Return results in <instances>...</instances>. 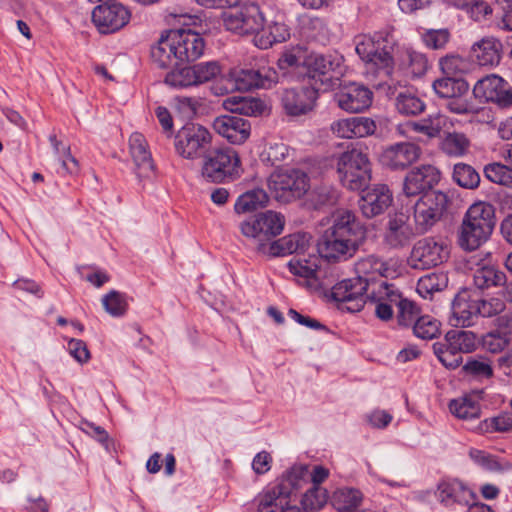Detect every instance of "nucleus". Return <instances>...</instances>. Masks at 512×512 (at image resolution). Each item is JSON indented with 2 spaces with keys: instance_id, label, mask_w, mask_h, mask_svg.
<instances>
[{
  "instance_id": "61",
  "label": "nucleus",
  "mask_w": 512,
  "mask_h": 512,
  "mask_svg": "<svg viewBox=\"0 0 512 512\" xmlns=\"http://www.w3.org/2000/svg\"><path fill=\"white\" fill-rule=\"evenodd\" d=\"M422 38L427 47L442 49L450 39V32L447 29H431L426 31Z\"/></svg>"
},
{
  "instance_id": "6",
  "label": "nucleus",
  "mask_w": 512,
  "mask_h": 512,
  "mask_svg": "<svg viewBox=\"0 0 512 512\" xmlns=\"http://www.w3.org/2000/svg\"><path fill=\"white\" fill-rule=\"evenodd\" d=\"M284 224V217L280 213L269 210L242 222L240 229L244 236L256 242L258 252L266 254L268 245L282 232Z\"/></svg>"
},
{
  "instance_id": "18",
  "label": "nucleus",
  "mask_w": 512,
  "mask_h": 512,
  "mask_svg": "<svg viewBox=\"0 0 512 512\" xmlns=\"http://www.w3.org/2000/svg\"><path fill=\"white\" fill-rule=\"evenodd\" d=\"M172 48L178 65L197 60L204 52L205 43L200 34L188 29L171 30Z\"/></svg>"
},
{
  "instance_id": "48",
  "label": "nucleus",
  "mask_w": 512,
  "mask_h": 512,
  "mask_svg": "<svg viewBox=\"0 0 512 512\" xmlns=\"http://www.w3.org/2000/svg\"><path fill=\"white\" fill-rule=\"evenodd\" d=\"M395 105L397 111L406 116L419 115L425 109L424 102L417 96L408 92L399 93L396 97Z\"/></svg>"
},
{
  "instance_id": "44",
  "label": "nucleus",
  "mask_w": 512,
  "mask_h": 512,
  "mask_svg": "<svg viewBox=\"0 0 512 512\" xmlns=\"http://www.w3.org/2000/svg\"><path fill=\"white\" fill-rule=\"evenodd\" d=\"M308 200L314 209L334 205L338 201V191L331 185L320 184L312 189Z\"/></svg>"
},
{
  "instance_id": "27",
  "label": "nucleus",
  "mask_w": 512,
  "mask_h": 512,
  "mask_svg": "<svg viewBox=\"0 0 512 512\" xmlns=\"http://www.w3.org/2000/svg\"><path fill=\"white\" fill-rule=\"evenodd\" d=\"M477 316V298L471 290L461 289L452 301L451 324L456 327H468Z\"/></svg>"
},
{
  "instance_id": "2",
  "label": "nucleus",
  "mask_w": 512,
  "mask_h": 512,
  "mask_svg": "<svg viewBox=\"0 0 512 512\" xmlns=\"http://www.w3.org/2000/svg\"><path fill=\"white\" fill-rule=\"evenodd\" d=\"M496 224L495 209L488 202H476L465 212L457 230V244L464 251H475L486 243Z\"/></svg>"
},
{
  "instance_id": "14",
  "label": "nucleus",
  "mask_w": 512,
  "mask_h": 512,
  "mask_svg": "<svg viewBox=\"0 0 512 512\" xmlns=\"http://www.w3.org/2000/svg\"><path fill=\"white\" fill-rule=\"evenodd\" d=\"M448 257L443 243L432 237L418 240L410 253L408 263L413 269H430L442 264Z\"/></svg>"
},
{
  "instance_id": "4",
  "label": "nucleus",
  "mask_w": 512,
  "mask_h": 512,
  "mask_svg": "<svg viewBox=\"0 0 512 512\" xmlns=\"http://www.w3.org/2000/svg\"><path fill=\"white\" fill-rule=\"evenodd\" d=\"M202 176L214 183L231 182L243 172L238 153L230 147L209 151L203 159Z\"/></svg>"
},
{
  "instance_id": "40",
  "label": "nucleus",
  "mask_w": 512,
  "mask_h": 512,
  "mask_svg": "<svg viewBox=\"0 0 512 512\" xmlns=\"http://www.w3.org/2000/svg\"><path fill=\"white\" fill-rule=\"evenodd\" d=\"M470 147V140L464 133L450 132L442 139L440 148L448 156L462 157Z\"/></svg>"
},
{
  "instance_id": "64",
  "label": "nucleus",
  "mask_w": 512,
  "mask_h": 512,
  "mask_svg": "<svg viewBox=\"0 0 512 512\" xmlns=\"http://www.w3.org/2000/svg\"><path fill=\"white\" fill-rule=\"evenodd\" d=\"M266 159L273 165L277 166L284 162L289 156V147L283 142L270 143L265 151Z\"/></svg>"
},
{
  "instance_id": "46",
  "label": "nucleus",
  "mask_w": 512,
  "mask_h": 512,
  "mask_svg": "<svg viewBox=\"0 0 512 512\" xmlns=\"http://www.w3.org/2000/svg\"><path fill=\"white\" fill-rule=\"evenodd\" d=\"M334 501L339 512H353L362 502V493L353 488L339 489L334 494Z\"/></svg>"
},
{
  "instance_id": "43",
  "label": "nucleus",
  "mask_w": 512,
  "mask_h": 512,
  "mask_svg": "<svg viewBox=\"0 0 512 512\" xmlns=\"http://www.w3.org/2000/svg\"><path fill=\"white\" fill-rule=\"evenodd\" d=\"M452 179L457 185L465 189H476L480 184V175L476 169L462 162L454 165Z\"/></svg>"
},
{
  "instance_id": "38",
  "label": "nucleus",
  "mask_w": 512,
  "mask_h": 512,
  "mask_svg": "<svg viewBox=\"0 0 512 512\" xmlns=\"http://www.w3.org/2000/svg\"><path fill=\"white\" fill-rule=\"evenodd\" d=\"M305 65L307 67V75L312 79L319 78L322 83L329 79L326 76H328L335 67L332 56L314 53L306 58Z\"/></svg>"
},
{
  "instance_id": "60",
  "label": "nucleus",
  "mask_w": 512,
  "mask_h": 512,
  "mask_svg": "<svg viewBox=\"0 0 512 512\" xmlns=\"http://www.w3.org/2000/svg\"><path fill=\"white\" fill-rule=\"evenodd\" d=\"M175 105L179 113L186 119H192L202 105L201 99L196 97L178 96Z\"/></svg>"
},
{
  "instance_id": "15",
  "label": "nucleus",
  "mask_w": 512,
  "mask_h": 512,
  "mask_svg": "<svg viewBox=\"0 0 512 512\" xmlns=\"http://www.w3.org/2000/svg\"><path fill=\"white\" fill-rule=\"evenodd\" d=\"M130 13L121 3L107 1L96 6L92 11V21L100 33H113L124 27Z\"/></svg>"
},
{
  "instance_id": "63",
  "label": "nucleus",
  "mask_w": 512,
  "mask_h": 512,
  "mask_svg": "<svg viewBox=\"0 0 512 512\" xmlns=\"http://www.w3.org/2000/svg\"><path fill=\"white\" fill-rule=\"evenodd\" d=\"M290 271L298 276L306 279H314L318 277V269L315 263H310L308 260L298 259L289 263Z\"/></svg>"
},
{
  "instance_id": "45",
  "label": "nucleus",
  "mask_w": 512,
  "mask_h": 512,
  "mask_svg": "<svg viewBox=\"0 0 512 512\" xmlns=\"http://www.w3.org/2000/svg\"><path fill=\"white\" fill-rule=\"evenodd\" d=\"M449 409L459 419H472L480 416V405L470 396L452 400Z\"/></svg>"
},
{
  "instance_id": "35",
  "label": "nucleus",
  "mask_w": 512,
  "mask_h": 512,
  "mask_svg": "<svg viewBox=\"0 0 512 512\" xmlns=\"http://www.w3.org/2000/svg\"><path fill=\"white\" fill-rule=\"evenodd\" d=\"M224 107L240 115L259 116L265 110V104L262 100L253 97L231 96L224 101Z\"/></svg>"
},
{
  "instance_id": "30",
  "label": "nucleus",
  "mask_w": 512,
  "mask_h": 512,
  "mask_svg": "<svg viewBox=\"0 0 512 512\" xmlns=\"http://www.w3.org/2000/svg\"><path fill=\"white\" fill-rule=\"evenodd\" d=\"M355 272L357 278L365 280L369 289L370 285H375L374 282L377 278L388 277L391 274V269L382 258L376 255H367L355 263Z\"/></svg>"
},
{
  "instance_id": "51",
  "label": "nucleus",
  "mask_w": 512,
  "mask_h": 512,
  "mask_svg": "<svg viewBox=\"0 0 512 512\" xmlns=\"http://www.w3.org/2000/svg\"><path fill=\"white\" fill-rule=\"evenodd\" d=\"M428 68V60L422 53L408 52L403 61V69L409 77L415 78L424 75Z\"/></svg>"
},
{
  "instance_id": "19",
  "label": "nucleus",
  "mask_w": 512,
  "mask_h": 512,
  "mask_svg": "<svg viewBox=\"0 0 512 512\" xmlns=\"http://www.w3.org/2000/svg\"><path fill=\"white\" fill-rule=\"evenodd\" d=\"M129 152L135 164V173L140 182L152 180L155 165L143 134L134 132L129 137Z\"/></svg>"
},
{
  "instance_id": "20",
  "label": "nucleus",
  "mask_w": 512,
  "mask_h": 512,
  "mask_svg": "<svg viewBox=\"0 0 512 512\" xmlns=\"http://www.w3.org/2000/svg\"><path fill=\"white\" fill-rule=\"evenodd\" d=\"M392 192L385 184H377L363 191L359 201V209L367 219L383 214L392 204Z\"/></svg>"
},
{
  "instance_id": "3",
  "label": "nucleus",
  "mask_w": 512,
  "mask_h": 512,
  "mask_svg": "<svg viewBox=\"0 0 512 512\" xmlns=\"http://www.w3.org/2000/svg\"><path fill=\"white\" fill-rule=\"evenodd\" d=\"M355 50L366 63L367 70L376 72L382 78H388L392 71L394 47L396 40L389 31L376 32L371 35L355 37Z\"/></svg>"
},
{
  "instance_id": "25",
  "label": "nucleus",
  "mask_w": 512,
  "mask_h": 512,
  "mask_svg": "<svg viewBox=\"0 0 512 512\" xmlns=\"http://www.w3.org/2000/svg\"><path fill=\"white\" fill-rule=\"evenodd\" d=\"M421 149L419 146L410 143H396L387 147L380 156L381 163L392 169H405L420 157Z\"/></svg>"
},
{
  "instance_id": "8",
  "label": "nucleus",
  "mask_w": 512,
  "mask_h": 512,
  "mask_svg": "<svg viewBox=\"0 0 512 512\" xmlns=\"http://www.w3.org/2000/svg\"><path fill=\"white\" fill-rule=\"evenodd\" d=\"M230 9L222 13L224 27L237 35H256V32L262 28L264 21L263 13L256 4H245L238 7H229Z\"/></svg>"
},
{
  "instance_id": "23",
  "label": "nucleus",
  "mask_w": 512,
  "mask_h": 512,
  "mask_svg": "<svg viewBox=\"0 0 512 512\" xmlns=\"http://www.w3.org/2000/svg\"><path fill=\"white\" fill-rule=\"evenodd\" d=\"M317 96V90L312 87L285 89L281 95V104L290 116L305 115L314 108Z\"/></svg>"
},
{
  "instance_id": "58",
  "label": "nucleus",
  "mask_w": 512,
  "mask_h": 512,
  "mask_svg": "<svg viewBox=\"0 0 512 512\" xmlns=\"http://www.w3.org/2000/svg\"><path fill=\"white\" fill-rule=\"evenodd\" d=\"M420 317V310L413 301L405 299L398 306L397 320L399 325H414L417 318Z\"/></svg>"
},
{
  "instance_id": "50",
  "label": "nucleus",
  "mask_w": 512,
  "mask_h": 512,
  "mask_svg": "<svg viewBox=\"0 0 512 512\" xmlns=\"http://www.w3.org/2000/svg\"><path fill=\"white\" fill-rule=\"evenodd\" d=\"M102 304L107 313L111 316L119 317L126 313L128 303L125 294L111 290L109 293L103 296Z\"/></svg>"
},
{
  "instance_id": "55",
  "label": "nucleus",
  "mask_w": 512,
  "mask_h": 512,
  "mask_svg": "<svg viewBox=\"0 0 512 512\" xmlns=\"http://www.w3.org/2000/svg\"><path fill=\"white\" fill-rule=\"evenodd\" d=\"M327 500V490L321 486H313L303 495L301 504L305 511L315 512L321 509Z\"/></svg>"
},
{
  "instance_id": "24",
  "label": "nucleus",
  "mask_w": 512,
  "mask_h": 512,
  "mask_svg": "<svg viewBox=\"0 0 512 512\" xmlns=\"http://www.w3.org/2000/svg\"><path fill=\"white\" fill-rule=\"evenodd\" d=\"M416 233L415 227L409 223L408 215L396 213L388 219L383 240L388 247L399 249L409 245Z\"/></svg>"
},
{
  "instance_id": "31",
  "label": "nucleus",
  "mask_w": 512,
  "mask_h": 512,
  "mask_svg": "<svg viewBox=\"0 0 512 512\" xmlns=\"http://www.w3.org/2000/svg\"><path fill=\"white\" fill-rule=\"evenodd\" d=\"M311 236L308 233L298 232L282 237L268 245L266 255L284 256L292 253H303L309 247Z\"/></svg>"
},
{
  "instance_id": "28",
  "label": "nucleus",
  "mask_w": 512,
  "mask_h": 512,
  "mask_svg": "<svg viewBox=\"0 0 512 512\" xmlns=\"http://www.w3.org/2000/svg\"><path fill=\"white\" fill-rule=\"evenodd\" d=\"M377 129L375 121L369 117L341 119L331 124L332 132L339 138L352 139L373 135Z\"/></svg>"
},
{
  "instance_id": "54",
  "label": "nucleus",
  "mask_w": 512,
  "mask_h": 512,
  "mask_svg": "<svg viewBox=\"0 0 512 512\" xmlns=\"http://www.w3.org/2000/svg\"><path fill=\"white\" fill-rule=\"evenodd\" d=\"M413 332L418 338L430 340L440 333V323L431 316H420L413 325Z\"/></svg>"
},
{
  "instance_id": "49",
  "label": "nucleus",
  "mask_w": 512,
  "mask_h": 512,
  "mask_svg": "<svg viewBox=\"0 0 512 512\" xmlns=\"http://www.w3.org/2000/svg\"><path fill=\"white\" fill-rule=\"evenodd\" d=\"M165 76V83L172 87H189L196 85L193 66L172 67Z\"/></svg>"
},
{
  "instance_id": "17",
  "label": "nucleus",
  "mask_w": 512,
  "mask_h": 512,
  "mask_svg": "<svg viewBox=\"0 0 512 512\" xmlns=\"http://www.w3.org/2000/svg\"><path fill=\"white\" fill-rule=\"evenodd\" d=\"M334 100L340 109L348 113H360L371 106L373 92L362 84L350 83L334 94Z\"/></svg>"
},
{
  "instance_id": "52",
  "label": "nucleus",
  "mask_w": 512,
  "mask_h": 512,
  "mask_svg": "<svg viewBox=\"0 0 512 512\" xmlns=\"http://www.w3.org/2000/svg\"><path fill=\"white\" fill-rule=\"evenodd\" d=\"M440 67L447 76L457 77L469 71L470 63L463 57L451 54L440 59Z\"/></svg>"
},
{
  "instance_id": "37",
  "label": "nucleus",
  "mask_w": 512,
  "mask_h": 512,
  "mask_svg": "<svg viewBox=\"0 0 512 512\" xmlns=\"http://www.w3.org/2000/svg\"><path fill=\"white\" fill-rule=\"evenodd\" d=\"M433 89L442 98H458L468 91L469 85L462 78L447 76L435 80Z\"/></svg>"
},
{
  "instance_id": "33",
  "label": "nucleus",
  "mask_w": 512,
  "mask_h": 512,
  "mask_svg": "<svg viewBox=\"0 0 512 512\" xmlns=\"http://www.w3.org/2000/svg\"><path fill=\"white\" fill-rule=\"evenodd\" d=\"M172 32L171 30L162 34L155 45L151 47L152 62L161 69L177 67L178 61L175 50L172 48Z\"/></svg>"
},
{
  "instance_id": "59",
  "label": "nucleus",
  "mask_w": 512,
  "mask_h": 512,
  "mask_svg": "<svg viewBox=\"0 0 512 512\" xmlns=\"http://www.w3.org/2000/svg\"><path fill=\"white\" fill-rule=\"evenodd\" d=\"M510 338L497 330L490 331L483 336V347L492 353L503 351L509 344Z\"/></svg>"
},
{
  "instance_id": "13",
  "label": "nucleus",
  "mask_w": 512,
  "mask_h": 512,
  "mask_svg": "<svg viewBox=\"0 0 512 512\" xmlns=\"http://www.w3.org/2000/svg\"><path fill=\"white\" fill-rule=\"evenodd\" d=\"M367 283L362 278H350L340 281L332 287L331 296L341 309L349 312L360 311L368 295Z\"/></svg>"
},
{
  "instance_id": "62",
  "label": "nucleus",
  "mask_w": 512,
  "mask_h": 512,
  "mask_svg": "<svg viewBox=\"0 0 512 512\" xmlns=\"http://www.w3.org/2000/svg\"><path fill=\"white\" fill-rule=\"evenodd\" d=\"M375 294L377 295V299H382L388 304H391V306L396 305L398 307L400 302L405 300V298H402L401 293L394 287V285L388 284L385 281H382L378 285V289L375 290Z\"/></svg>"
},
{
  "instance_id": "39",
  "label": "nucleus",
  "mask_w": 512,
  "mask_h": 512,
  "mask_svg": "<svg viewBox=\"0 0 512 512\" xmlns=\"http://www.w3.org/2000/svg\"><path fill=\"white\" fill-rule=\"evenodd\" d=\"M446 117L440 114L430 115L419 121H409L406 128L409 131L423 134L428 138L438 137L444 126L446 125Z\"/></svg>"
},
{
  "instance_id": "16",
  "label": "nucleus",
  "mask_w": 512,
  "mask_h": 512,
  "mask_svg": "<svg viewBox=\"0 0 512 512\" xmlns=\"http://www.w3.org/2000/svg\"><path fill=\"white\" fill-rule=\"evenodd\" d=\"M473 95L481 102H493L501 108L512 105V89L497 75L486 76L477 81Z\"/></svg>"
},
{
  "instance_id": "1",
  "label": "nucleus",
  "mask_w": 512,
  "mask_h": 512,
  "mask_svg": "<svg viewBox=\"0 0 512 512\" xmlns=\"http://www.w3.org/2000/svg\"><path fill=\"white\" fill-rule=\"evenodd\" d=\"M366 239V228L350 210H337L332 225L318 242V252L328 261H346L353 257Z\"/></svg>"
},
{
  "instance_id": "26",
  "label": "nucleus",
  "mask_w": 512,
  "mask_h": 512,
  "mask_svg": "<svg viewBox=\"0 0 512 512\" xmlns=\"http://www.w3.org/2000/svg\"><path fill=\"white\" fill-rule=\"evenodd\" d=\"M212 127L232 144L244 143L251 133L250 122L240 116H219L214 119Z\"/></svg>"
},
{
  "instance_id": "42",
  "label": "nucleus",
  "mask_w": 512,
  "mask_h": 512,
  "mask_svg": "<svg viewBox=\"0 0 512 512\" xmlns=\"http://www.w3.org/2000/svg\"><path fill=\"white\" fill-rule=\"evenodd\" d=\"M268 201L266 192L262 189H254L240 195L234 205L237 213H248L263 207Z\"/></svg>"
},
{
  "instance_id": "12",
  "label": "nucleus",
  "mask_w": 512,
  "mask_h": 512,
  "mask_svg": "<svg viewBox=\"0 0 512 512\" xmlns=\"http://www.w3.org/2000/svg\"><path fill=\"white\" fill-rule=\"evenodd\" d=\"M473 272L474 285L481 290L503 287L507 276L492 260V252L481 251L468 262Z\"/></svg>"
},
{
  "instance_id": "53",
  "label": "nucleus",
  "mask_w": 512,
  "mask_h": 512,
  "mask_svg": "<svg viewBox=\"0 0 512 512\" xmlns=\"http://www.w3.org/2000/svg\"><path fill=\"white\" fill-rule=\"evenodd\" d=\"M485 177L496 184L512 186V168L501 163H490L484 167Z\"/></svg>"
},
{
  "instance_id": "32",
  "label": "nucleus",
  "mask_w": 512,
  "mask_h": 512,
  "mask_svg": "<svg viewBox=\"0 0 512 512\" xmlns=\"http://www.w3.org/2000/svg\"><path fill=\"white\" fill-rule=\"evenodd\" d=\"M502 44L494 37H486L475 43L471 57L481 66H494L501 59Z\"/></svg>"
},
{
  "instance_id": "10",
  "label": "nucleus",
  "mask_w": 512,
  "mask_h": 512,
  "mask_svg": "<svg viewBox=\"0 0 512 512\" xmlns=\"http://www.w3.org/2000/svg\"><path fill=\"white\" fill-rule=\"evenodd\" d=\"M228 76L231 86L221 91V94L234 89L239 91H248L253 88L270 89L279 79L277 71L266 65L256 69H233Z\"/></svg>"
},
{
  "instance_id": "21",
  "label": "nucleus",
  "mask_w": 512,
  "mask_h": 512,
  "mask_svg": "<svg viewBox=\"0 0 512 512\" xmlns=\"http://www.w3.org/2000/svg\"><path fill=\"white\" fill-rule=\"evenodd\" d=\"M440 180V171L433 165H421L410 170L403 183L407 196H416L430 192Z\"/></svg>"
},
{
  "instance_id": "47",
  "label": "nucleus",
  "mask_w": 512,
  "mask_h": 512,
  "mask_svg": "<svg viewBox=\"0 0 512 512\" xmlns=\"http://www.w3.org/2000/svg\"><path fill=\"white\" fill-rule=\"evenodd\" d=\"M446 341H451L452 348L458 349L462 354L470 353L476 348V335L467 330H449L446 334Z\"/></svg>"
},
{
  "instance_id": "5",
  "label": "nucleus",
  "mask_w": 512,
  "mask_h": 512,
  "mask_svg": "<svg viewBox=\"0 0 512 512\" xmlns=\"http://www.w3.org/2000/svg\"><path fill=\"white\" fill-rule=\"evenodd\" d=\"M337 173L344 187L352 191L362 190L371 180L368 155L357 148L341 153L337 159Z\"/></svg>"
},
{
  "instance_id": "9",
  "label": "nucleus",
  "mask_w": 512,
  "mask_h": 512,
  "mask_svg": "<svg viewBox=\"0 0 512 512\" xmlns=\"http://www.w3.org/2000/svg\"><path fill=\"white\" fill-rule=\"evenodd\" d=\"M309 186L308 175L299 169L275 172L269 181V188L275 198L284 202L302 197L308 191Z\"/></svg>"
},
{
  "instance_id": "7",
  "label": "nucleus",
  "mask_w": 512,
  "mask_h": 512,
  "mask_svg": "<svg viewBox=\"0 0 512 512\" xmlns=\"http://www.w3.org/2000/svg\"><path fill=\"white\" fill-rule=\"evenodd\" d=\"M451 204L447 193L430 191L424 193L414 205V224L417 234H424L442 220Z\"/></svg>"
},
{
  "instance_id": "29",
  "label": "nucleus",
  "mask_w": 512,
  "mask_h": 512,
  "mask_svg": "<svg viewBox=\"0 0 512 512\" xmlns=\"http://www.w3.org/2000/svg\"><path fill=\"white\" fill-rule=\"evenodd\" d=\"M437 496L445 506L469 505L474 500L473 492L458 480L442 481L438 485Z\"/></svg>"
},
{
  "instance_id": "41",
  "label": "nucleus",
  "mask_w": 512,
  "mask_h": 512,
  "mask_svg": "<svg viewBox=\"0 0 512 512\" xmlns=\"http://www.w3.org/2000/svg\"><path fill=\"white\" fill-rule=\"evenodd\" d=\"M433 351L439 361L448 369H455L462 363V353L458 349L452 348L451 341H446V337L443 341L433 344Z\"/></svg>"
},
{
  "instance_id": "56",
  "label": "nucleus",
  "mask_w": 512,
  "mask_h": 512,
  "mask_svg": "<svg viewBox=\"0 0 512 512\" xmlns=\"http://www.w3.org/2000/svg\"><path fill=\"white\" fill-rule=\"evenodd\" d=\"M196 85L209 82L222 72L221 65L217 61L201 62L193 65Z\"/></svg>"
},
{
  "instance_id": "36",
  "label": "nucleus",
  "mask_w": 512,
  "mask_h": 512,
  "mask_svg": "<svg viewBox=\"0 0 512 512\" xmlns=\"http://www.w3.org/2000/svg\"><path fill=\"white\" fill-rule=\"evenodd\" d=\"M462 373L467 377L476 381L489 380L494 375L492 362L483 356L468 357L462 366Z\"/></svg>"
},
{
  "instance_id": "34",
  "label": "nucleus",
  "mask_w": 512,
  "mask_h": 512,
  "mask_svg": "<svg viewBox=\"0 0 512 512\" xmlns=\"http://www.w3.org/2000/svg\"><path fill=\"white\" fill-rule=\"evenodd\" d=\"M289 37V29L284 23L272 22L265 26L263 21L262 28L256 32L253 41L260 49H268L275 43L286 41Z\"/></svg>"
},
{
  "instance_id": "57",
  "label": "nucleus",
  "mask_w": 512,
  "mask_h": 512,
  "mask_svg": "<svg viewBox=\"0 0 512 512\" xmlns=\"http://www.w3.org/2000/svg\"><path fill=\"white\" fill-rule=\"evenodd\" d=\"M506 309V303L498 297L487 299L477 298V314L485 318H491L500 315Z\"/></svg>"
},
{
  "instance_id": "22",
  "label": "nucleus",
  "mask_w": 512,
  "mask_h": 512,
  "mask_svg": "<svg viewBox=\"0 0 512 512\" xmlns=\"http://www.w3.org/2000/svg\"><path fill=\"white\" fill-rule=\"evenodd\" d=\"M308 473V467L304 465L293 466L282 478L281 482L263 494L262 509L277 501L280 505L285 499L300 488V483Z\"/></svg>"
},
{
  "instance_id": "11",
  "label": "nucleus",
  "mask_w": 512,
  "mask_h": 512,
  "mask_svg": "<svg viewBox=\"0 0 512 512\" xmlns=\"http://www.w3.org/2000/svg\"><path fill=\"white\" fill-rule=\"evenodd\" d=\"M211 140L212 136L205 127L191 124L178 131L175 148L183 158L195 159L208 153Z\"/></svg>"
}]
</instances>
